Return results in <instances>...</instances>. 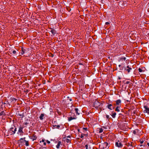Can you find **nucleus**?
I'll return each mask as SVG.
<instances>
[{
	"mask_svg": "<svg viewBox=\"0 0 149 149\" xmlns=\"http://www.w3.org/2000/svg\"><path fill=\"white\" fill-rule=\"evenodd\" d=\"M17 131V128L14 125H12L8 130L9 133L10 135L14 134H15Z\"/></svg>",
	"mask_w": 149,
	"mask_h": 149,
	"instance_id": "f257e3e1",
	"label": "nucleus"
},
{
	"mask_svg": "<svg viewBox=\"0 0 149 149\" xmlns=\"http://www.w3.org/2000/svg\"><path fill=\"white\" fill-rule=\"evenodd\" d=\"M144 110L143 111V113H147L148 114H149V108L146 105L144 106Z\"/></svg>",
	"mask_w": 149,
	"mask_h": 149,
	"instance_id": "f03ea898",
	"label": "nucleus"
},
{
	"mask_svg": "<svg viewBox=\"0 0 149 149\" xmlns=\"http://www.w3.org/2000/svg\"><path fill=\"white\" fill-rule=\"evenodd\" d=\"M125 70L127 71L128 73H129L132 70V68L131 67H130L129 65H128L127 67H124Z\"/></svg>",
	"mask_w": 149,
	"mask_h": 149,
	"instance_id": "7ed1b4c3",
	"label": "nucleus"
},
{
	"mask_svg": "<svg viewBox=\"0 0 149 149\" xmlns=\"http://www.w3.org/2000/svg\"><path fill=\"white\" fill-rule=\"evenodd\" d=\"M71 139L70 136H68L67 138L65 137L63 138V141L65 142H67V143H70Z\"/></svg>",
	"mask_w": 149,
	"mask_h": 149,
	"instance_id": "20e7f679",
	"label": "nucleus"
},
{
	"mask_svg": "<svg viewBox=\"0 0 149 149\" xmlns=\"http://www.w3.org/2000/svg\"><path fill=\"white\" fill-rule=\"evenodd\" d=\"M115 145L116 146L119 148H122L123 147V145L119 141H118L117 142H116Z\"/></svg>",
	"mask_w": 149,
	"mask_h": 149,
	"instance_id": "39448f33",
	"label": "nucleus"
},
{
	"mask_svg": "<svg viewBox=\"0 0 149 149\" xmlns=\"http://www.w3.org/2000/svg\"><path fill=\"white\" fill-rule=\"evenodd\" d=\"M49 29L50 30V31H49L51 32L52 34L54 35L56 33V30H55L54 29H53L52 28H49Z\"/></svg>",
	"mask_w": 149,
	"mask_h": 149,
	"instance_id": "423d86ee",
	"label": "nucleus"
},
{
	"mask_svg": "<svg viewBox=\"0 0 149 149\" xmlns=\"http://www.w3.org/2000/svg\"><path fill=\"white\" fill-rule=\"evenodd\" d=\"M126 59V58L125 57L123 56L120 58H118V61L119 62L125 61Z\"/></svg>",
	"mask_w": 149,
	"mask_h": 149,
	"instance_id": "0eeeda50",
	"label": "nucleus"
},
{
	"mask_svg": "<svg viewBox=\"0 0 149 149\" xmlns=\"http://www.w3.org/2000/svg\"><path fill=\"white\" fill-rule=\"evenodd\" d=\"M26 127V126H24L23 127L20 126L19 127V129L18 130V132L19 133H23V128Z\"/></svg>",
	"mask_w": 149,
	"mask_h": 149,
	"instance_id": "6e6552de",
	"label": "nucleus"
},
{
	"mask_svg": "<svg viewBox=\"0 0 149 149\" xmlns=\"http://www.w3.org/2000/svg\"><path fill=\"white\" fill-rule=\"evenodd\" d=\"M107 107L110 110H112V107H113V106L111 104H108L107 106Z\"/></svg>",
	"mask_w": 149,
	"mask_h": 149,
	"instance_id": "1a4fd4ad",
	"label": "nucleus"
},
{
	"mask_svg": "<svg viewBox=\"0 0 149 149\" xmlns=\"http://www.w3.org/2000/svg\"><path fill=\"white\" fill-rule=\"evenodd\" d=\"M26 51V50L24 49L23 47H22L21 49V50L20 53L22 55L23 54H24L25 52Z\"/></svg>",
	"mask_w": 149,
	"mask_h": 149,
	"instance_id": "9d476101",
	"label": "nucleus"
},
{
	"mask_svg": "<svg viewBox=\"0 0 149 149\" xmlns=\"http://www.w3.org/2000/svg\"><path fill=\"white\" fill-rule=\"evenodd\" d=\"M62 143L61 141H59L57 145L56 146V147L57 148H59L61 145Z\"/></svg>",
	"mask_w": 149,
	"mask_h": 149,
	"instance_id": "9b49d317",
	"label": "nucleus"
},
{
	"mask_svg": "<svg viewBox=\"0 0 149 149\" xmlns=\"http://www.w3.org/2000/svg\"><path fill=\"white\" fill-rule=\"evenodd\" d=\"M75 111L76 112L77 115H79L80 111L78 110V109L75 108Z\"/></svg>",
	"mask_w": 149,
	"mask_h": 149,
	"instance_id": "f8f14e48",
	"label": "nucleus"
},
{
	"mask_svg": "<svg viewBox=\"0 0 149 149\" xmlns=\"http://www.w3.org/2000/svg\"><path fill=\"white\" fill-rule=\"evenodd\" d=\"M45 116V114L43 113L41 114L40 116L39 117L40 119L41 120H42L43 119V117H44Z\"/></svg>",
	"mask_w": 149,
	"mask_h": 149,
	"instance_id": "ddd939ff",
	"label": "nucleus"
},
{
	"mask_svg": "<svg viewBox=\"0 0 149 149\" xmlns=\"http://www.w3.org/2000/svg\"><path fill=\"white\" fill-rule=\"evenodd\" d=\"M121 102V101L120 100H117L116 101V105H119Z\"/></svg>",
	"mask_w": 149,
	"mask_h": 149,
	"instance_id": "4468645a",
	"label": "nucleus"
},
{
	"mask_svg": "<svg viewBox=\"0 0 149 149\" xmlns=\"http://www.w3.org/2000/svg\"><path fill=\"white\" fill-rule=\"evenodd\" d=\"M29 124V122H25L23 124V126H26V125H28V124Z\"/></svg>",
	"mask_w": 149,
	"mask_h": 149,
	"instance_id": "2eb2a0df",
	"label": "nucleus"
},
{
	"mask_svg": "<svg viewBox=\"0 0 149 149\" xmlns=\"http://www.w3.org/2000/svg\"><path fill=\"white\" fill-rule=\"evenodd\" d=\"M53 127H54L55 128H56L57 129H59L60 127V126L59 125H53Z\"/></svg>",
	"mask_w": 149,
	"mask_h": 149,
	"instance_id": "dca6fc26",
	"label": "nucleus"
},
{
	"mask_svg": "<svg viewBox=\"0 0 149 149\" xmlns=\"http://www.w3.org/2000/svg\"><path fill=\"white\" fill-rule=\"evenodd\" d=\"M116 112L112 113L111 116L113 118H114L116 117Z\"/></svg>",
	"mask_w": 149,
	"mask_h": 149,
	"instance_id": "f3484780",
	"label": "nucleus"
},
{
	"mask_svg": "<svg viewBox=\"0 0 149 149\" xmlns=\"http://www.w3.org/2000/svg\"><path fill=\"white\" fill-rule=\"evenodd\" d=\"M6 114L3 111H2L0 112V116L2 115H5Z\"/></svg>",
	"mask_w": 149,
	"mask_h": 149,
	"instance_id": "a211bd4d",
	"label": "nucleus"
},
{
	"mask_svg": "<svg viewBox=\"0 0 149 149\" xmlns=\"http://www.w3.org/2000/svg\"><path fill=\"white\" fill-rule=\"evenodd\" d=\"M32 137H33V141H34V140H36L37 139V136L34 134H33Z\"/></svg>",
	"mask_w": 149,
	"mask_h": 149,
	"instance_id": "6ab92c4d",
	"label": "nucleus"
},
{
	"mask_svg": "<svg viewBox=\"0 0 149 149\" xmlns=\"http://www.w3.org/2000/svg\"><path fill=\"white\" fill-rule=\"evenodd\" d=\"M24 141L25 142V145L26 146H29V142L28 141H26L24 140Z\"/></svg>",
	"mask_w": 149,
	"mask_h": 149,
	"instance_id": "aec40b11",
	"label": "nucleus"
},
{
	"mask_svg": "<svg viewBox=\"0 0 149 149\" xmlns=\"http://www.w3.org/2000/svg\"><path fill=\"white\" fill-rule=\"evenodd\" d=\"M120 107L119 106H117L116 108L115 111L117 112L120 111V110H119Z\"/></svg>",
	"mask_w": 149,
	"mask_h": 149,
	"instance_id": "412c9836",
	"label": "nucleus"
},
{
	"mask_svg": "<svg viewBox=\"0 0 149 149\" xmlns=\"http://www.w3.org/2000/svg\"><path fill=\"white\" fill-rule=\"evenodd\" d=\"M74 119V118H73L72 116H70V117L68 118V120L69 121H71V120H73Z\"/></svg>",
	"mask_w": 149,
	"mask_h": 149,
	"instance_id": "4be33fe9",
	"label": "nucleus"
},
{
	"mask_svg": "<svg viewBox=\"0 0 149 149\" xmlns=\"http://www.w3.org/2000/svg\"><path fill=\"white\" fill-rule=\"evenodd\" d=\"M138 70L139 72H143L144 71H143V70H142L141 68H139L138 69Z\"/></svg>",
	"mask_w": 149,
	"mask_h": 149,
	"instance_id": "5701e85b",
	"label": "nucleus"
},
{
	"mask_svg": "<svg viewBox=\"0 0 149 149\" xmlns=\"http://www.w3.org/2000/svg\"><path fill=\"white\" fill-rule=\"evenodd\" d=\"M76 129L77 130V131H78V132H79V131H80V130L79 129V128L78 127H77V126H75V129Z\"/></svg>",
	"mask_w": 149,
	"mask_h": 149,
	"instance_id": "b1692460",
	"label": "nucleus"
},
{
	"mask_svg": "<svg viewBox=\"0 0 149 149\" xmlns=\"http://www.w3.org/2000/svg\"><path fill=\"white\" fill-rule=\"evenodd\" d=\"M103 132V129L102 128H101L99 129V132L100 133H102Z\"/></svg>",
	"mask_w": 149,
	"mask_h": 149,
	"instance_id": "393cba45",
	"label": "nucleus"
},
{
	"mask_svg": "<svg viewBox=\"0 0 149 149\" xmlns=\"http://www.w3.org/2000/svg\"><path fill=\"white\" fill-rule=\"evenodd\" d=\"M126 145L127 146H130V145H131V146H132V143H127L126 144Z\"/></svg>",
	"mask_w": 149,
	"mask_h": 149,
	"instance_id": "a878e982",
	"label": "nucleus"
},
{
	"mask_svg": "<svg viewBox=\"0 0 149 149\" xmlns=\"http://www.w3.org/2000/svg\"><path fill=\"white\" fill-rule=\"evenodd\" d=\"M11 100L12 101H14L15 102L16 101V100H17L16 99H15V98H12L11 99Z\"/></svg>",
	"mask_w": 149,
	"mask_h": 149,
	"instance_id": "bb28decb",
	"label": "nucleus"
},
{
	"mask_svg": "<svg viewBox=\"0 0 149 149\" xmlns=\"http://www.w3.org/2000/svg\"><path fill=\"white\" fill-rule=\"evenodd\" d=\"M25 137H24V138H21L20 139L19 141H21V142H22V141L24 139H25Z\"/></svg>",
	"mask_w": 149,
	"mask_h": 149,
	"instance_id": "cd10ccee",
	"label": "nucleus"
},
{
	"mask_svg": "<svg viewBox=\"0 0 149 149\" xmlns=\"http://www.w3.org/2000/svg\"><path fill=\"white\" fill-rule=\"evenodd\" d=\"M142 70H143V71H145V68L144 67H142L141 68Z\"/></svg>",
	"mask_w": 149,
	"mask_h": 149,
	"instance_id": "c85d7f7f",
	"label": "nucleus"
},
{
	"mask_svg": "<svg viewBox=\"0 0 149 149\" xmlns=\"http://www.w3.org/2000/svg\"><path fill=\"white\" fill-rule=\"evenodd\" d=\"M82 129L83 130H84L85 131H87V128H83Z\"/></svg>",
	"mask_w": 149,
	"mask_h": 149,
	"instance_id": "c756f323",
	"label": "nucleus"
},
{
	"mask_svg": "<svg viewBox=\"0 0 149 149\" xmlns=\"http://www.w3.org/2000/svg\"><path fill=\"white\" fill-rule=\"evenodd\" d=\"M143 142L144 141L143 140L140 141V142L141 144H142L143 143Z\"/></svg>",
	"mask_w": 149,
	"mask_h": 149,
	"instance_id": "7c9ffc66",
	"label": "nucleus"
},
{
	"mask_svg": "<svg viewBox=\"0 0 149 149\" xmlns=\"http://www.w3.org/2000/svg\"><path fill=\"white\" fill-rule=\"evenodd\" d=\"M84 134H81V135L80 137L81 138H83V137H84Z\"/></svg>",
	"mask_w": 149,
	"mask_h": 149,
	"instance_id": "2f4dec72",
	"label": "nucleus"
},
{
	"mask_svg": "<svg viewBox=\"0 0 149 149\" xmlns=\"http://www.w3.org/2000/svg\"><path fill=\"white\" fill-rule=\"evenodd\" d=\"M16 53V52L15 50H14L13 51V53L14 54H15Z\"/></svg>",
	"mask_w": 149,
	"mask_h": 149,
	"instance_id": "473e14b6",
	"label": "nucleus"
},
{
	"mask_svg": "<svg viewBox=\"0 0 149 149\" xmlns=\"http://www.w3.org/2000/svg\"><path fill=\"white\" fill-rule=\"evenodd\" d=\"M19 115L20 116H22V117H23L24 116L23 115H22L21 114H19Z\"/></svg>",
	"mask_w": 149,
	"mask_h": 149,
	"instance_id": "72a5a7b5",
	"label": "nucleus"
},
{
	"mask_svg": "<svg viewBox=\"0 0 149 149\" xmlns=\"http://www.w3.org/2000/svg\"><path fill=\"white\" fill-rule=\"evenodd\" d=\"M45 141V140L44 139H42V141H40V142H44Z\"/></svg>",
	"mask_w": 149,
	"mask_h": 149,
	"instance_id": "f704fd0d",
	"label": "nucleus"
},
{
	"mask_svg": "<svg viewBox=\"0 0 149 149\" xmlns=\"http://www.w3.org/2000/svg\"><path fill=\"white\" fill-rule=\"evenodd\" d=\"M85 147L86 148V149H88V146L87 145H85Z\"/></svg>",
	"mask_w": 149,
	"mask_h": 149,
	"instance_id": "c9c22d12",
	"label": "nucleus"
},
{
	"mask_svg": "<svg viewBox=\"0 0 149 149\" xmlns=\"http://www.w3.org/2000/svg\"><path fill=\"white\" fill-rule=\"evenodd\" d=\"M106 117L107 118H109V116L108 115H107L106 116Z\"/></svg>",
	"mask_w": 149,
	"mask_h": 149,
	"instance_id": "e433bc0d",
	"label": "nucleus"
},
{
	"mask_svg": "<svg viewBox=\"0 0 149 149\" xmlns=\"http://www.w3.org/2000/svg\"><path fill=\"white\" fill-rule=\"evenodd\" d=\"M46 141L47 142V143L48 144H49L50 143V141H48V140H47Z\"/></svg>",
	"mask_w": 149,
	"mask_h": 149,
	"instance_id": "4c0bfd02",
	"label": "nucleus"
},
{
	"mask_svg": "<svg viewBox=\"0 0 149 149\" xmlns=\"http://www.w3.org/2000/svg\"><path fill=\"white\" fill-rule=\"evenodd\" d=\"M130 83V82L129 81H126V84H129Z\"/></svg>",
	"mask_w": 149,
	"mask_h": 149,
	"instance_id": "58836bf2",
	"label": "nucleus"
},
{
	"mask_svg": "<svg viewBox=\"0 0 149 149\" xmlns=\"http://www.w3.org/2000/svg\"><path fill=\"white\" fill-rule=\"evenodd\" d=\"M105 24L107 25H108L109 24V22H106Z\"/></svg>",
	"mask_w": 149,
	"mask_h": 149,
	"instance_id": "ea45409f",
	"label": "nucleus"
},
{
	"mask_svg": "<svg viewBox=\"0 0 149 149\" xmlns=\"http://www.w3.org/2000/svg\"><path fill=\"white\" fill-rule=\"evenodd\" d=\"M133 133L134 134H136V132L135 131H133Z\"/></svg>",
	"mask_w": 149,
	"mask_h": 149,
	"instance_id": "a19ab883",
	"label": "nucleus"
},
{
	"mask_svg": "<svg viewBox=\"0 0 149 149\" xmlns=\"http://www.w3.org/2000/svg\"><path fill=\"white\" fill-rule=\"evenodd\" d=\"M104 144H106L107 146L108 145V143L107 142L104 143Z\"/></svg>",
	"mask_w": 149,
	"mask_h": 149,
	"instance_id": "79ce46f5",
	"label": "nucleus"
},
{
	"mask_svg": "<svg viewBox=\"0 0 149 149\" xmlns=\"http://www.w3.org/2000/svg\"><path fill=\"white\" fill-rule=\"evenodd\" d=\"M43 144L44 145H46V144L45 142H44Z\"/></svg>",
	"mask_w": 149,
	"mask_h": 149,
	"instance_id": "37998d69",
	"label": "nucleus"
},
{
	"mask_svg": "<svg viewBox=\"0 0 149 149\" xmlns=\"http://www.w3.org/2000/svg\"><path fill=\"white\" fill-rule=\"evenodd\" d=\"M118 66H119V67H120V66H121V65H119Z\"/></svg>",
	"mask_w": 149,
	"mask_h": 149,
	"instance_id": "c03bdc74",
	"label": "nucleus"
},
{
	"mask_svg": "<svg viewBox=\"0 0 149 149\" xmlns=\"http://www.w3.org/2000/svg\"><path fill=\"white\" fill-rule=\"evenodd\" d=\"M33 124H34V123H33L32 124V126H33Z\"/></svg>",
	"mask_w": 149,
	"mask_h": 149,
	"instance_id": "a18cd8bd",
	"label": "nucleus"
},
{
	"mask_svg": "<svg viewBox=\"0 0 149 149\" xmlns=\"http://www.w3.org/2000/svg\"><path fill=\"white\" fill-rule=\"evenodd\" d=\"M113 108V109H114V107H112Z\"/></svg>",
	"mask_w": 149,
	"mask_h": 149,
	"instance_id": "49530a36",
	"label": "nucleus"
},
{
	"mask_svg": "<svg viewBox=\"0 0 149 149\" xmlns=\"http://www.w3.org/2000/svg\"><path fill=\"white\" fill-rule=\"evenodd\" d=\"M148 36H149V33H148Z\"/></svg>",
	"mask_w": 149,
	"mask_h": 149,
	"instance_id": "de8ad7c7",
	"label": "nucleus"
}]
</instances>
